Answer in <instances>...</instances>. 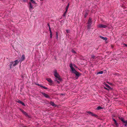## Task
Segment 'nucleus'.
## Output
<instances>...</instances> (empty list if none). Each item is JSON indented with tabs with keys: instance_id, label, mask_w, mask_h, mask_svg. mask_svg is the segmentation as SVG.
Segmentation results:
<instances>
[{
	"instance_id": "1",
	"label": "nucleus",
	"mask_w": 127,
	"mask_h": 127,
	"mask_svg": "<svg viewBox=\"0 0 127 127\" xmlns=\"http://www.w3.org/2000/svg\"><path fill=\"white\" fill-rule=\"evenodd\" d=\"M54 75L55 77L56 78L55 79V81H56L58 84H59L60 83V81L58 80L61 81L62 79L61 78L60 76L57 73V71L56 70L54 71Z\"/></svg>"
},
{
	"instance_id": "2",
	"label": "nucleus",
	"mask_w": 127,
	"mask_h": 127,
	"mask_svg": "<svg viewBox=\"0 0 127 127\" xmlns=\"http://www.w3.org/2000/svg\"><path fill=\"white\" fill-rule=\"evenodd\" d=\"M69 66L72 70V73L75 74L76 75V76L77 77V79L78 78V77H79L80 75L79 73L73 67L72 64L71 63L70 64Z\"/></svg>"
},
{
	"instance_id": "3",
	"label": "nucleus",
	"mask_w": 127,
	"mask_h": 127,
	"mask_svg": "<svg viewBox=\"0 0 127 127\" xmlns=\"http://www.w3.org/2000/svg\"><path fill=\"white\" fill-rule=\"evenodd\" d=\"M69 66L72 70V73L75 74L76 75V76L77 77V79L78 78V77H79L80 75L79 73L73 67L72 64L71 63L70 64Z\"/></svg>"
},
{
	"instance_id": "4",
	"label": "nucleus",
	"mask_w": 127,
	"mask_h": 127,
	"mask_svg": "<svg viewBox=\"0 0 127 127\" xmlns=\"http://www.w3.org/2000/svg\"><path fill=\"white\" fill-rule=\"evenodd\" d=\"M69 66L72 70V73L75 74L76 75V76L77 77V79L78 78V77H79L80 75L79 73L73 67L72 64L71 63L70 64Z\"/></svg>"
},
{
	"instance_id": "5",
	"label": "nucleus",
	"mask_w": 127,
	"mask_h": 127,
	"mask_svg": "<svg viewBox=\"0 0 127 127\" xmlns=\"http://www.w3.org/2000/svg\"><path fill=\"white\" fill-rule=\"evenodd\" d=\"M120 120L122 122L124 125L125 126H127V120H126L124 118L121 116L120 117Z\"/></svg>"
},
{
	"instance_id": "6",
	"label": "nucleus",
	"mask_w": 127,
	"mask_h": 127,
	"mask_svg": "<svg viewBox=\"0 0 127 127\" xmlns=\"http://www.w3.org/2000/svg\"><path fill=\"white\" fill-rule=\"evenodd\" d=\"M92 23V18L90 17L87 23L88 24L87 28L88 29H90L91 27V25Z\"/></svg>"
},
{
	"instance_id": "7",
	"label": "nucleus",
	"mask_w": 127,
	"mask_h": 127,
	"mask_svg": "<svg viewBox=\"0 0 127 127\" xmlns=\"http://www.w3.org/2000/svg\"><path fill=\"white\" fill-rule=\"evenodd\" d=\"M97 27L98 28H106L107 27V26L102 24H98Z\"/></svg>"
},
{
	"instance_id": "8",
	"label": "nucleus",
	"mask_w": 127,
	"mask_h": 127,
	"mask_svg": "<svg viewBox=\"0 0 127 127\" xmlns=\"http://www.w3.org/2000/svg\"><path fill=\"white\" fill-rule=\"evenodd\" d=\"M29 10L30 12H32V10L33 9V6L32 5L31 2H29Z\"/></svg>"
},
{
	"instance_id": "9",
	"label": "nucleus",
	"mask_w": 127,
	"mask_h": 127,
	"mask_svg": "<svg viewBox=\"0 0 127 127\" xmlns=\"http://www.w3.org/2000/svg\"><path fill=\"white\" fill-rule=\"evenodd\" d=\"M41 94L46 97V98H49L50 97L49 95L46 94L45 93L42 92Z\"/></svg>"
},
{
	"instance_id": "10",
	"label": "nucleus",
	"mask_w": 127,
	"mask_h": 127,
	"mask_svg": "<svg viewBox=\"0 0 127 127\" xmlns=\"http://www.w3.org/2000/svg\"><path fill=\"white\" fill-rule=\"evenodd\" d=\"M87 112L90 115L94 116H96V114H94L93 113L90 111H87Z\"/></svg>"
},
{
	"instance_id": "11",
	"label": "nucleus",
	"mask_w": 127,
	"mask_h": 127,
	"mask_svg": "<svg viewBox=\"0 0 127 127\" xmlns=\"http://www.w3.org/2000/svg\"><path fill=\"white\" fill-rule=\"evenodd\" d=\"M13 62H14V63L13 64V66H16L19 63L17 60H16Z\"/></svg>"
},
{
	"instance_id": "12",
	"label": "nucleus",
	"mask_w": 127,
	"mask_h": 127,
	"mask_svg": "<svg viewBox=\"0 0 127 127\" xmlns=\"http://www.w3.org/2000/svg\"><path fill=\"white\" fill-rule=\"evenodd\" d=\"M20 110L21 111L22 113L26 116H28V114L25 112L24 111L23 109H20Z\"/></svg>"
},
{
	"instance_id": "13",
	"label": "nucleus",
	"mask_w": 127,
	"mask_h": 127,
	"mask_svg": "<svg viewBox=\"0 0 127 127\" xmlns=\"http://www.w3.org/2000/svg\"><path fill=\"white\" fill-rule=\"evenodd\" d=\"M25 58L24 55H23L21 58L20 60L19 61L21 63L25 59Z\"/></svg>"
},
{
	"instance_id": "14",
	"label": "nucleus",
	"mask_w": 127,
	"mask_h": 127,
	"mask_svg": "<svg viewBox=\"0 0 127 127\" xmlns=\"http://www.w3.org/2000/svg\"><path fill=\"white\" fill-rule=\"evenodd\" d=\"M89 11L88 10H85V13L84 15V17L86 18L88 14Z\"/></svg>"
},
{
	"instance_id": "15",
	"label": "nucleus",
	"mask_w": 127,
	"mask_h": 127,
	"mask_svg": "<svg viewBox=\"0 0 127 127\" xmlns=\"http://www.w3.org/2000/svg\"><path fill=\"white\" fill-rule=\"evenodd\" d=\"M46 79L50 83H51L53 82L51 80V79L47 78Z\"/></svg>"
},
{
	"instance_id": "16",
	"label": "nucleus",
	"mask_w": 127,
	"mask_h": 127,
	"mask_svg": "<svg viewBox=\"0 0 127 127\" xmlns=\"http://www.w3.org/2000/svg\"><path fill=\"white\" fill-rule=\"evenodd\" d=\"M100 37L101 38L104 40H107V38L106 37H103L101 36H100Z\"/></svg>"
},
{
	"instance_id": "17",
	"label": "nucleus",
	"mask_w": 127,
	"mask_h": 127,
	"mask_svg": "<svg viewBox=\"0 0 127 127\" xmlns=\"http://www.w3.org/2000/svg\"><path fill=\"white\" fill-rule=\"evenodd\" d=\"M103 84H104V85H105V86H106L107 87V88H110V86L108 85L105 82H104L103 83Z\"/></svg>"
},
{
	"instance_id": "18",
	"label": "nucleus",
	"mask_w": 127,
	"mask_h": 127,
	"mask_svg": "<svg viewBox=\"0 0 127 127\" xmlns=\"http://www.w3.org/2000/svg\"><path fill=\"white\" fill-rule=\"evenodd\" d=\"M14 62H11L10 63V64L9 65L10 67V68H11L12 67V66L13 65V64Z\"/></svg>"
},
{
	"instance_id": "19",
	"label": "nucleus",
	"mask_w": 127,
	"mask_h": 127,
	"mask_svg": "<svg viewBox=\"0 0 127 127\" xmlns=\"http://www.w3.org/2000/svg\"><path fill=\"white\" fill-rule=\"evenodd\" d=\"M50 104L51 105H52V106H55V103H54L52 101H51L50 102Z\"/></svg>"
},
{
	"instance_id": "20",
	"label": "nucleus",
	"mask_w": 127,
	"mask_h": 127,
	"mask_svg": "<svg viewBox=\"0 0 127 127\" xmlns=\"http://www.w3.org/2000/svg\"><path fill=\"white\" fill-rule=\"evenodd\" d=\"M69 3H68L66 7L65 10H66V11H67V10H68V8L69 6Z\"/></svg>"
},
{
	"instance_id": "21",
	"label": "nucleus",
	"mask_w": 127,
	"mask_h": 127,
	"mask_svg": "<svg viewBox=\"0 0 127 127\" xmlns=\"http://www.w3.org/2000/svg\"><path fill=\"white\" fill-rule=\"evenodd\" d=\"M40 87H41L43 88H44L45 89H47V88L44 86H43L42 85H40Z\"/></svg>"
},
{
	"instance_id": "22",
	"label": "nucleus",
	"mask_w": 127,
	"mask_h": 127,
	"mask_svg": "<svg viewBox=\"0 0 127 127\" xmlns=\"http://www.w3.org/2000/svg\"><path fill=\"white\" fill-rule=\"evenodd\" d=\"M103 109V108L102 107H101L100 106H98L97 108V110H99V109Z\"/></svg>"
},
{
	"instance_id": "23",
	"label": "nucleus",
	"mask_w": 127,
	"mask_h": 127,
	"mask_svg": "<svg viewBox=\"0 0 127 127\" xmlns=\"http://www.w3.org/2000/svg\"><path fill=\"white\" fill-rule=\"evenodd\" d=\"M103 73V71H100L99 72H97L96 73L97 74H102Z\"/></svg>"
},
{
	"instance_id": "24",
	"label": "nucleus",
	"mask_w": 127,
	"mask_h": 127,
	"mask_svg": "<svg viewBox=\"0 0 127 127\" xmlns=\"http://www.w3.org/2000/svg\"><path fill=\"white\" fill-rule=\"evenodd\" d=\"M114 123L116 125V127H118V124L117 123L116 121L114 122Z\"/></svg>"
},
{
	"instance_id": "25",
	"label": "nucleus",
	"mask_w": 127,
	"mask_h": 127,
	"mask_svg": "<svg viewBox=\"0 0 127 127\" xmlns=\"http://www.w3.org/2000/svg\"><path fill=\"white\" fill-rule=\"evenodd\" d=\"M56 38L57 39H58V33L57 32H56Z\"/></svg>"
},
{
	"instance_id": "26",
	"label": "nucleus",
	"mask_w": 127,
	"mask_h": 127,
	"mask_svg": "<svg viewBox=\"0 0 127 127\" xmlns=\"http://www.w3.org/2000/svg\"><path fill=\"white\" fill-rule=\"evenodd\" d=\"M50 38H52V32H50Z\"/></svg>"
},
{
	"instance_id": "27",
	"label": "nucleus",
	"mask_w": 127,
	"mask_h": 127,
	"mask_svg": "<svg viewBox=\"0 0 127 127\" xmlns=\"http://www.w3.org/2000/svg\"><path fill=\"white\" fill-rule=\"evenodd\" d=\"M32 2V3H35V2L33 0H30Z\"/></svg>"
},
{
	"instance_id": "28",
	"label": "nucleus",
	"mask_w": 127,
	"mask_h": 127,
	"mask_svg": "<svg viewBox=\"0 0 127 127\" xmlns=\"http://www.w3.org/2000/svg\"><path fill=\"white\" fill-rule=\"evenodd\" d=\"M17 102L21 104L22 102L20 100H19Z\"/></svg>"
},
{
	"instance_id": "29",
	"label": "nucleus",
	"mask_w": 127,
	"mask_h": 127,
	"mask_svg": "<svg viewBox=\"0 0 127 127\" xmlns=\"http://www.w3.org/2000/svg\"><path fill=\"white\" fill-rule=\"evenodd\" d=\"M95 57V56L94 55H92L91 56V58L93 59H94Z\"/></svg>"
},
{
	"instance_id": "30",
	"label": "nucleus",
	"mask_w": 127,
	"mask_h": 127,
	"mask_svg": "<svg viewBox=\"0 0 127 127\" xmlns=\"http://www.w3.org/2000/svg\"><path fill=\"white\" fill-rule=\"evenodd\" d=\"M72 52L73 53H76V52L75 51H74V50H72Z\"/></svg>"
},
{
	"instance_id": "31",
	"label": "nucleus",
	"mask_w": 127,
	"mask_h": 127,
	"mask_svg": "<svg viewBox=\"0 0 127 127\" xmlns=\"http://www.w3.org/2000/svg\"><path fill=\"white\" fill-rule=\"evenodd\" d=\"M21 104L22 105H23L24 106H25V105L24 103L22 102V103H21Z\"/></svg>"
},
{
	"instance_id": "32",
	"label": "nucleus",
	"mask_w": 127,
	"mask_h": 127,
	"mask_svg": "<svg viewBox=\"0 0 127 127\" xmlns=\"http://www.w3.org/2000/svg\"><path fill=\"white\" fill-rule=\"evenodd\" d=\"M49 31H50V32H52L51 31V28H50V27H49Z\"/></svg>"
},
{
	"instance_id": "33",
	"label": "nucleus",
	"mask_w": 127,
	"mask_h": 127,
	"mask_svg": "<svg viewBox=\"0 0 127 127\" xmlns=\"http://www.w3.org/2000/svg\"><path fill=\"white\" fill-rule=\"evenodd\" d=\"M73 65L75 67L77 68V66L75 64H73Z\"/></svg>"
},
{
	"instance_id": "34",
	"label": "nucleus",
	"mask_w": 127,
	"mask_h": 127,
	"mask_svg": "<svg viewBox=\"0 0 127 127\" xmlns=\"http://www.w3.org/2000/svg\"><path fill=\"white\" fill-rule=\"evenodd\" d=\"M66 32H67V33H69V31L68 30H66Z\"/></svg>"
},
{
	"instance_id": "35",
	"label": "nucleus",
	"mask_w": 127,
	"mask_h": 127,
	"mask_svg": "<svg viewBox=\"0 0 127 127\" xmlns=\"http://www.w3.org/2000/svg\"><path fill=\"white\" fill-rule=\"evenodd\" d=\"M113 121L115 122L116 121V120L114 118H112Z\"/></svg>"
},
{
	"instance_id": "36",
	"label": "nucleus",
	"mask_w": 127,
	"mask_h": 127,
	"mask_svg": "<svg viewBox=\"0 0 127 127\" xmlns=\"http://www.w3.org/2000/svg\"><path fill=\"white\" fill-rule=\"evenodd\" d=\"M66 15V14L64 13L63 14V16H65Z\"/></svg>"
},
{
	"instance_id": "37",
	"label": "nucleus",
	"mask_w": 127,
	"mask_h": 127,
	"mask_svg": "<svg viewBox=\"0 0 127 127\" xmlns=\"http://www.w3.org/2000/svg\"><path fill=\"white\" fill-rule=\"evenodd\" d=\"M124 46H126V47H127V44H124Z\"/></svg>"
},
{
	"instance_id": "38",
	"label": "nucleus",
	"mask_w": 127,
	"mask_h": 127,
	"mask_svg": "<svg viewBox=\"0 0 127 127\" xmlns=\"http://www.w3.org/2000/svg\"><path fill=\"white\" fill-rule=\"evenodd\" d=\"M47 25H48V26L49 27H50V25L48 23Z\"/></svg>"
},
{
	"instance_id": "39",
	"label": "nucleus",
	"mask_w": 127,
	"mask_h": 127,
	"mask_svg": "<svg viewBox=\"0 0 127 127\" xmlns=\"http://www.w3.org/2000/svg\"><path fill=\"white\" fill-rule=\"evenodd\" d=\"M67 11H66V10H65V11L64 12V13L66 14L67 12Z\"/></svg>"
},
{
	"instance_id": "40",
	"label": "nucleus",
	"mask_w": 127,
	"mask_h": 127,
	"mask_svg": "<svg viewBox=\"0 0 127 127\" xmlns=\"http://www.w3.org/2000/svg\"><path fill=\"white\" fill-rule=\"evenodd\" d=\"M23 0L25 2H26L27 1V0Z\"/></svg>"
},
{
	"instance_id": "41",
	"label": "nucleus",
	"mask_w": 127,
	"mask_h": 127,
	"mask_svg": "<svg viewBox=\"0 0 127 127\" xmlns=\"http://www.w3.org/2000/svg\"><path fill=\"white\" fill-rule=\"evenodd\" d=\"M36 84L38 86H40V85L39 84Z\"/></svg>"
},
{
	"instance_id": "42",
	"label": "nucleus",
	"mask_w": 127,
	"mask_h": 127,
	"mask_svg": "<svg viewBox=\"0 0 127 127\" xmlns=\"http://www.w3.org/2000/svg\"><path fill=\"white\" fill-rule=\"evenodd\" d=\"M104 88L105 89H107H107H107L106 88V87H104Z\"/></svg>"
},
{
	"instance_id": "43",
	"label": "nucleus",
	"mask_w": 127,
	"mask_h": 127,
	"mask_svg": "<svg viewBox=\"0 0 127 127\" xmlns=\"http://www.w3.org/2000/svg\"><path fill=\"white\" fill-rule=\"evenodd\" d=\"M112 117L113 118L114 117V116L113 115H112Z\"/></svg>"
},
{
	"instance_id": "44",
	"label": "nucleus",
	"mask_w": 127,
	"mask_h": 127,
	"mask_svg": "<svg viewBox=\"0 0 127 127\" xmlns=\"http://www.w3.org/2000/svg\"><path fill=\"white\" fill-rule=\"evenodd\" d=\"M23 127H26V126H25Z\"/></svg>"
},
{
	"instance_id": "45",
	"label": "nucleus",
	"mask_w": 127,
	"mask_h": 127,
	"mask_svg": "<svg viewBox=\"0 0 127 127\" xmlns=\"http://www.w3.org/2000/svg\"><path fill=\"white\" fill-rule=\"evenodd\" d=\"M40 0V1H42V0Z\"/></svg>"
}]
</instances>
